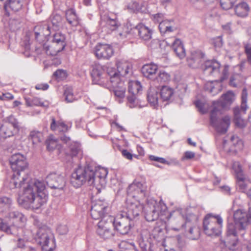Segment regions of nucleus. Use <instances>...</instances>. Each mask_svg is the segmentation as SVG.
Wrapping results in <instances>:
<instances>
[{
    "instance_id": "f257e3e1",
    "label": "nucleus",
    "mask_w": 251,
    "mask_h": 251,
    "mask_svg": "<svg viewBox=\"0 0 251 251\" xmlns=\"http://www.w3.org/2000/svg\"><path fill=\"white\" fill-rule=\"evenodd\" d=\"M9 183L11 189L23 188L22 196L23 204L34 209H38L47 201L44 181L30 177L25 170L14 171Z\"/></svg>"
},
{
    "instance_id": "f03ea898",
    "label": "nucleus",
    "mask_w": 251,
    "mask_h": 251,
    "mask_svg": "<svg viewBox=\"0 0 251 251\" xmlns=\"http://www.w3.org/2000/svg\"><path fill=\"white\" fill-rule=\"evenodd\" d=\"M234 222L228 223L226 237L225 242L226 246L233 250L237 243V236H243L250 221L246 211L239 209L233 214Z\"/></svg>"
},
{
    "instance_id": "7ed1b4c3",
    "label": "nucleus",
    "mask_w": 251,
    "mask_h": 251,
    "mask_svg": "<svg viewBox=\"0 0 251 251\" xmlns=\"http://www.w3.org/2000/svg\"><path fill=\"white\" fill-rule=\"evenodd\" d=\"M34 225L37 228L36 231L33 234L36 241L41 246L43 251H52L55 247V242L51 229L43 225L37 219L34 220Z\"/></svg>"
},
{
    "instance_id": "20e7f679",
    "label": "nucleus",
    "mask_w": 251,
    "mask_h": 251,
    "mask_svg": "<svg viewBox=\"0 0 251 251\" xmlns=\"http://www.w3.org/2000/svg\"><path fill=\"white\" fill-rule=\"evenodd\" d=\"M106 72L107 74L104 73L100 67L94 68L91 73L94 83L107 88H109L111 85L117 87L119 79L116 69L112 67H107Z\"/></svg>"
},
{
    "instance_id": "39448f33",
    "label": "nucleus",
    "mask_w": 251,
    "mask_h": 251,
    "mask_svg": "<svg viewBox=\"0 0 251 251\" xmlns=\"http://www.w3.org/2000/svg\"><path fill=\"white\" fill-rule=\"evenodd\" d=\"M99 174V171L95 172L89 167H78L72 173L70 183L75 188H79L87 182L92 185L95 181L96 176Z\"/></svg>"
},
{
    "instance_id": "423d86ee",
    "label": "nucleus",
    "mask_w": 251,
    "mask_h": 251,
    "mask_svg": "<svg viewBox=\"0 0 251 251\" xmlns=\"http://www.w3.org/2000/svg\"><path fill=\"white\" fill-rule=\"evenodd\" d=\"M167 213L166 205L162 202L151 199L148 201L145 207V217L147 221L152 222L160 217L161 220H165L163 218Z\"/></svg>"
},
{
    "instance_id": "0eeeda50",
    "label": "nucleus",
    "mask_w": 251,
    "mask_h": 251,
    "mask_svg": "<svg viewBox=\"0 0 251 251\" xmlns=\"http://www.w3.org/2000/svg\"><path fill=\"white\" fill-rule=\"evenodd\" d=\"M66 45V38L61 32L55 33L50 41H48L42 47L44 51L48 55L54 56L63 50Z\"/></svg>"
},
{
    "instance_id": "6e6552de",
    "label": "nucleus",
    "mask_w": 251,
    "mask_h": 251,
    "mask_svg": "<svg viewBox=\"0 0 251 251\" xmlns=\"http://www.w3.org/2000/svg\"><path fill=\"white\" fill-rule=\"evenodd\" d=\"M20 127L19 122L13 115L5 118L0 126V140L18 133Z\"/></svg>"
},
{
    "instance_id": "1a4fd4ad",
    "label": "nucleus",
    "mask_w": 251,
    "mask_h": 251,
    "mask_svg": "<svg viewBox=\"0 0 251 251\" xmlns=\"http://www.w3.org/2000/svg\"><path fill=\"white\" fill-rule=\"evenodd\" d=\"M223 219L220 216L207 215L203 222V231L209 236H218L221 232Z\"/></svg>"
},
{
    "instance_id": "9d476101",
    "label": "nucleus",
    "mask_w": 251,
    "mask_h": 251,
    "mask_svg": "<svg viewBox=\"0 0 251 251\" xmlns=\"http://www.w3.org/2000/svg\"><path fill=\"white\" fill-rule=\"evenodd\" d=\"M220 109L215 106L210 112V124L215 130L220 134L226 133L230 125V118L228 116H226L222 119L217 117Z\"/></svg>"
},
{
    "instance_id": "9b49d317",
    "label": "nucleus",
    "mask_w": 251,
    "mask_h": 251,
    "mask_svg": "<svg viewBox=\"0 0 251 251\" xmlns=\"http://www.w3.org/2000/svg\"><path fill=\"white\" fill-rule=\"evenodd\" d=\"M114 217L110 215L104 216L98 224L97 234L101 238L107 239L114 236L112 227Z\"/></svg>"
},
{
    "instance_id": "f8f14e48",
    "label": "nucleus",
    "mask_w": 251,
    "mask_h": 251,
    "mask_svg": "<svg viewBox=\"0 0 251 251\" xmlns=\"http://www.w3.org/2000/svg\"><path fill=\"white\" fill-rule=\"evenodd\" d=\"M166 219L169 221L172 229L176 231L180 230L186 224L183 210L180 208H176L171 212L165 217Z\"/></svg>"
},
{
    "instance_id": "ddd939ff",
    "label": "nucleus",
    "mask_w": 251,
    "mask_h": 251,
    "mask_svg": "<svg viewBox=\"0 0 251 251\" xmlns=\"http://www.w3.org/2000/svg\"><path fill=\"white\" fill-rule=\"evenodd\" d=\"M133 226V221L125 216L124 213H121L118 214L115 218L114 217L113 226L122 235L128 233Z\"/></svg>"
},
{
    "instance_id": "4468645a",
    "label": "nucleus",
    "mask_w": 251,
    "mask_h": 251,
    "mask_svg": "<svg viewBox=\"0 0 251 251\" xmlns=\"http://www.w3.org/2000/svg\"><path fill=\"white\" fill-rule=\"evenodd\" d=\"M126 211L122 212L125 216L129 219L133 221L137 218L143 210V205L140 203L138 200L127 199L126 200Z\"/></svg>"
},
{
    "instance_id": "2eb2a0df",
    "label": "nucleus",
    "mask_w": 251,
    "mask_h": 251,
    "mask_svg": "<svg viewBox=\"0 0 251 251\" xmlns=\"http://www.w3.org/2000/svg\"><path fill=\"white\" fill-rule=\"evenodd\" d=\"M146 186L140 182L134 181L128 187L127 190V198H136L139 201L145 196Z\"/></svg>"
},
{
    "instance_id": "dca6fc26",
    "label": "nucleus",
    "mask_w": 251,
    "mask_h": 251,
    "mask_svg": "<svg viewBox=\"0 0 251 251\" xmlns=\"http://www.w3.org/2000/svg\"><path fill=\"white\" fill-rule=\"evenodd\" d=\"M108 209L107 203L101 200H96L92 202L90 215L95 220H99L104 216L108 215L106 212Z\"/></svg>"
},
{
    "instance_id": "f3484780",
    "label": "nucleus",
    "mask_w": 251,
    "mask_h": 251,
    "mask_svg": "<svg viewBox=\"0 0 251 251\" xmlns=\"http://www.w3.org/2000/svg\"><path fill=\"white\" fill-rule=\"evenodd\" d=\"M46 180L47 185L51 189L62 190L66 185L64 176L56 173L50 174Z\"/></svg>"
},
{
    "instance_id": "a211bd4d",
    "label": "nucleus",
    "mask_w": 251,
    "mask_h": 251,
    "mask_svg": "<svg viewBox=\"0 0 251 251\" xmlns=\"http://www.w3.org/2000/svg\"><path fill=\"white\" fill-rule=\"evenodd\" d=\"M205 54L201 50H195L191 53L190 56L187 58L188 66L193 69L202 67L204 63Z\"/></svg>"
},
{
    "instance_id": "6ab92c4d",
    "label": "nucleus",
    "mask_w": 251,
    "mask_h": 251,
    "mask_svg": "<svg viewBox=\"0 0 251 251\" xmlns=\"http://www.w3.org/2000/svg\"><path fill=\"white\" fill-rule=\"evenodd\" d=\"M10 163L13 171L25 170L27 167L25 157L20 153L13 154L10 158Z\"/></svg>"
},
{
    "instance_id": "aec40b11",
    "label": "nucleus",
    "mask_w": 251,
    "mask_h": 251,
    "mask_svg": "<svg viewBox=\"0 0 251 251\" xmlns=\"http://www.w3.org/2000/svg\"><path fill=\"white\" fill-rule=\"evenodd\" d=\"M221 65L216 60L205 61L202 67L203 73L206 75H213L217 77L220 75Z\"/></svg>"
},
{
    "instance_id": "412c9836",
    "label": "nucleus",
    "mask_w": 251,
    "mask_h": 251,
    "mask_svg": "<svg viewBox=\"0 0 251 251\" xmlns=\"http://www.w3.org/2000/svg\"><path fill=\"white\" fill-rule=\"evenodd\" d=\"M95 54L99 59H109L113 54L112 47L108 44H99L95 48Z\"/></svg>"
},
{
    "instance_id": "4be33fe9",
    "label": "nucleus",
    "mask_w": 251,
    "mask_h": 251,
    "mask_svg": "<svg viewBox=\"0 0 251 251\" xmlns=\"http://www.w3.org/2000/svg\"><path fill=\"white\" fill-rule=\"evenodd\" d=\"M100 25L102 28H105V30L109 32L116 30L119 24L116 18H111L108 16L104 15L101 18Z\"/></svg>"
},
{
    "instance_id": "5701e85b",
    "label": "nucleus",
    "mask_w": 251,
    "mask_h": 251,
    "mask_svg": "<svg viewBox=\"0 0 251 251\" xmlns=\"http://www.w3.org/2000/svg\"><path fill=\"white\" fill-rule=\"evenodd\" d=\"M235 100V96L231 91H228L225 94L223 95L220 101H213V107L215 106L220 109L225 108L227 105H230Z\"/></svg>"
},
{
    "instance_id": "b1692460",
    "label": "nucleus",
    "mask_w": 251,
    "mask_h": 251,
    "mask_svg": "<svg viewBox=\"0 0 251 251\" xmlns=\"http://www.w3.org/2000/svg\"><path fill=\"white\" fill-rule=\"evenodd\" d=\"M132 65L128 61L124 60L118 61L117 62V70L116 72L121 81V77L126 76L131 71Z\"/></svg>"
},
{
    "instance_id": "393cba45",
    "label": "nucleus",
    "mask_w": 251,
    "mask_h": 251,
    "mask_svg": "<svg viewBox=\"0 0 251 251\" xmlns=\"http://www.w3.org/2000/svg\"><path fill=\"white\" fill-rule=\"evenodd\" d=\"M8 216L12 222L16 225L13 226L18 228V232L23 231V229L20 228V227L23 226L26 221V218L25 216L18 211H12L8 213Z\"/></svg>"
},
{
    "instance_id": "a878e982",
    "label": "nucleus",
    "mask_w": 251,
    "mask_h": 251,
    "mask_svg": "<svg viewBox=\"0 0 251 251\" xmlns=\"http://www.w3.org/2000/svg\"><path fill=\"white\" fill-rule=\"evenodd\" d=\"M158 70L157 66L153 63L144 65L142 68V73L143 75L153 81L156 78V72Z\"/></svg>"
},
{
    "instance_id": "bb28decb",
    "label": "nucleus",
    "mask_w": 251,
    "mask_h": 251,
    "mask_svg": "<svg viewBox=\"0 0 251 251\" xmlns=\"http://www.w3.org/2000/svg\"><path fill=\"white\" fill-rule=\"evenodd\" d=\"M159 28L161 33L168 34L176 30V27L173 20H164L160 22Z\"/></svg>"
},
{
    "instance_id": "cd10ccee",
    "label": "nucleus",
    "mask_w": 251,
    "mask_h": 251,
    "mask_svg": "<svg viewBox=\"0 0 251 251\" xmlns=\"http://www.w3.org/2000/svg\"><path fill=\"white\" fill-rule=\"evenodd\" d=\"M135 28L138 30V35L142 40L149 41L151 38L152 30L143 24H138Z\"/></svg>"
},
{
    "instance_id": "c85d7f7f",
    "label": "nucleus",
    "mask_w": 251,
    "mask_h": 251,
    "mask_svg": "<svg viewBox=\"0 0 251 251\" xmlns=\"http://www.w3.org/2000/svg\"><path fill=\"white\" fill-rule=\"evenodd\" d=\"M250 8L248 4L244 1L237 4L234 8L235 14L241 18H244L248 16Z\"/></svg>"
},
{
    "instance_id": "c756f323",
    "label": "nucleus",
    "mask_w": 251,
    "mask_h": 251,
    "mask_svg": "<svg viewBox=\"0 0 251 251\" xmlns=\"http://www.w3.org/2000/svg\"><path fill=\"white\" fill-rule=\"evenodd\" d=\"M50 27L48 25L36 26L35 28V38L37 41H40L43 37L49 36L50 33Z\"/></svg>"
},
{
    "instance_id": "7c9ffc66",
    "label": "nucleus",
    "mask_w": 251,
    "mask_h": 251,
    "mask_svg": "<svg viewBox=\"0 0 251 251\" xmlns=\"http://www.w3.org/2000/svg\"><path fill=\"white\" fill-rule=\"evenodd\" d=\"M172 46L174 52L179 58L182 59L185 57V50L180 39H175Z\"/></svg>"
},
{
    "instance_id": "2f4dec72",
    "label": "nucleus",
    "mask_w": 251,
    "mask_h": 251,
    "mask_svg": "<svg viewBox=\"0 0 251 251\" xmlns=\"http://www.w3.org/2000/svg\"><path fill=\"white\" fill-rule=\"evenodd\" d=\"M234 122L235 125L240 127L243 128L246 125V121L241 116V110L238 106L233 109Z\"/></svg>"
},
{
    "instance_id": "473e14b6",
    "label": "nucleus",
    "mask_w": 251,
    "mask_h": 251,
    "mask_svg": "<svg viewBox=\"0 0 251 251\" xmlns=\"http://www.w3.org/2000/svg\"><path fill=\"white\" fill-rule=\"evenodd\" d=\"M148 100L151 105L156 108L158 104V92L154 88H151L149 89L148 96Z\"/></svg>"
},
{
    "instance_id": "72a5a7b5",
    "label": "nucleus",
    "mask_w": 251,
    "mask_h": 251,
    "mask_svg": "<svg viewBox=\"0 0 251 251\" xmlns=\"http://www.w3.org/2000/svg\"><path fill=\"white\" fill-rule=\"evenodd\" d=\"M0 229L8 234L18 235V228L14 226H9L0 218Z\"/></svg>"
},
{
    "instance_id": "f704fd0d",
    "label": "nucleus",
    "mask_w": 251,
    "mask_h": 251,
    "mask_svg": "<svg viewBox=\"0 0 251 251\" xmlns=\"http://www.w3.org/2000/svg\"><path fill=\"white\" fill-rule=\"evenodd\" d=\"M66 17L68 22L71 25L76 26L79 24V19L74 9H70L67 10L66 12Z\"/></svg>"
},
{
    "instance_id": "c9c22d12",
    "label": "nucleus",
    "mask_w": 251,
    "mask_h": 251,
    "mask_svg": "<svg viewBox=\"0 0 251 251\" xmlns=\"http://www.w3.org/2000/svg\"><path fill=\"white\" fill-rule=\"evenodd\" d=\"M127 104L131 108H141L140 101L137 95L129 94L127 97Z\"/></svg>"
},
{
    "instance_id": "e433bc0d",
    "label": "nucleus",
    "mask_w": 251,
    "mask_h": 251,
    "mask_svg": "<svg viewBox=\"0 0 251 251\" xmlns=\"http://www.w3.org/2000/svg\"><path fill=\"white\" fill-rule=\"evenodd\" d=\"M173 94L174 90L170 87L164 86L160 90V95L163 100H169Z\"/></svg>"
},
{
    "instance_id": "4c0bfd02",
    "label": "nucleus",
    "mask_w": 251,
    "mask_h": 251,
    "mask_svg": "<svg viewBox=\"0 0 251 251\" xmlns=\"http://www.w3.org/2000/svg\"><path fill=\"white\" fill-rule=\"evenodd\" d=\"M230 144L232 146L231 151H237L241 150L243 147L242 141L237 136L233 135L230 139Z\"/></svg>"
},
{
    "instance_id": "58836bf2",
    "label": "nucleus",
    "mask_w": 251,
    "mask_h": 251,
    "mask_svg": "<svg viewBox=\"0 0 251 251\" xmlns=\"http://www.w3.org/2000/svg\"><path fill=\"white\" fill-rule=\"evenodd\" d=\"M142 86L138 81H130L128 82V92L129 94L137 95L141 90Z\"/></svg>"
},
{
    "instance_id": "ea45409f",
    "label": "nucleus",
    "mask_w": 251,
    "mask_h": 251,
    "mask_svg": "<svg viewBox=\"0 0 251 251\" xmlns=\"http://www.w3.org/2000/svg\"><path fill=\"white\" fill-rule=\"evenodd\" d=\"M11 203L12 200L10 198L6 197L0 198V212H3L8 210Z\"/></svg>"
},
{
    "instance_id": "a19ab883",
    "label": "nucleus",
    "mask_w": 251,
    "mask_h": 251,
    "mask_svg": "<svg viewBox=\"0 0 251 251\" xmlns=\"http://www.w3.org/2000/svg\"><path fill=\"white\" fill-rule=\"evenodd\" d=\"M143 4L136 0H132L128 3L126 7L131 12H139L142 11Z\"/></svg>"
},
{
    "instance_id": "79ce46f5",
    "label": "nucleus",
    "mask_w": 251,
    "mask_h": 251,
    "mask_svg": "<svg viewBox=\"0 0 251 251\" xmlns=\"http://www.w3.org/2000/svg\"><path fill=\"white\" fill-rule=\"evenodd\" d=\"M64 96L67 102H72L76 100L75 97L74 95L73 89L70 87L65 88Z\"/></svg>"
},
{
    "instance_id": "37998d69",
    "label": "nucleus",
    "mask_w": 251,
    "mask_h": 251,
    "mask_svg": "<svg viewBox=\"0 0 251 251\" xmlns=\"http://www.w3.org/2000/svg\"><path fill=\"white\" fill-rule=\"evenodd\" d=\"M42 137V132L37 130L31 131L29 134V138L32 140L33 144L41 142Z\"/></svg>"
},
{
    "instance_id": "c03bdc74",
    "label": "nucleus",
    "mask_w": 251,
    "mask_h": 251,
    "mask_svg": "<svg viewBox=\"0 0 251 251\" xmlns=\"http://www.w3.org/2000/svg\"><path fill=\"white\" fill-rule=\"evenodd\" d=\"M188 237L192 240L198 239L200 235V231L195 226H190L187 233Z\"/></svg>"
},
{
    "instance_id": "a18cd8bd",
    "label": "nucleus",
    "mask_w": 251,
    "mask_h": 251,
    "mask_svg": "<svg viewBox=\"0 0 251 251\" xmlns=\"http://www.w3.org/2000/svg\"><path fill=\"white\" fill-rule=\"evenodd\" d=\"M23 0H9L8 5L14 11L20 10L23 6Z\"/></svg>"
},
{
    "instance_id": "49530a36",
    "label": "nucleus",
    "mask_w": 251,
    "mask_h": 251,
    "mask_svg": "<svg viewBox=\"0 0 251 251\" xmlns=\"http://www.w3.org/2000/svg\"><path fill=\"white\" fill-rule=\"evenodd\" d=\"M26 104L28 106H39L45 107L46 105L41 101L40 99L38 98H33L32 99H26Z\"/></svg>"
},
{
    "instance_id": "de8ad7c7",
    "label": "nucleus",
    "mask_w": 251,
    "mask_h": 251,
    "mask_svg": "<svg viewBox=\"0 0 251 251\" xmlns=\"http://www.w3.org/2000/svg\"><path fill=\"white\" fill-rule=\"evenodd\" d=\"M148 231H144L141 234L143 239L139 242V246L142 251H151L150 246L144 240L148 235Z\"/></svg>"
},
{
    "instance_id": "09e8293b",
    "label": "nucleus",
    "mask_w": 251,
    "mask_h": 251,
    "mask_svg": "<svg viewBox=\"0 0 251 251\" xmlns=\"http://www.w3.org/2000/svg\"><path fill=\"white\" fill-rule=\"evenodd\" d=\"M170 79V75L167 72L161 71L157 75L156 78H155V81L156 80L158 82H166Z\"/></svg>"
},
{
    "instance_id": "8fccbe9b",
    "label": "nucleus",
    "mask_w": 251,
    "mask_h": 251,
    "mask_svg": "<svg viewBox=\"0 0 251 251\" xmlns=\"http://www.w3.org/2000/svg\"><path fill=\"white\" fill-rule=\"evenodd\" d=\"M247 98H248V93L247 89L244 88L242 93L241 99L242 102L241 105V109L242 111L244 113H246V111L248 108V106L247 104Z\"/></svg>"
},
{
    "instance_id": "3c124183",
    "label": "nucleus",
    "mask_w": 251,
    "mask_h": 251,
    "mask_svg": "<svg viewBox=\"0 0 251 251\" xmlns=\"http://www.w3.org/2000/svg\"><path fill=\"white\" fill-rule=\"evenodd\" d=\"M122 84V83L120 81L118 83L117 87H114L111 85L110 87L109 88L110 89L111 87L115 88V89L114 91L115 95L116 97L120 98H123L124 97L125 93V89L122 87V86H121Z\"/></svg>"
},
{
    "instance_id": "603ef678",
    "label": "nucleus",
    "mask_w": 251,
    "mask_h": 251,
    "mask_svg": "<svg viewBox=\"0 0 251 251\" xmlns=\"http://www.w3.org/2000/svg\"><path fill=\"white\" fill-rule=\"evenodd\" d=\"M195 104L199 111L201 113H205L207 112L209 106L207 103L202 102L200 100H197L195 102Z\"/></svg>"
},
{
    "instance_id": "864d4df0",
    "label": "nucleus",
    "mask_w": 251,
    "mask_h": 251,
    "mask_svg": "<svg viewBox=\"0 0 251 251\" xmlns=\"http://www.w3.org/2000/svg\"><path fill=\"white\" fill-rule=\"evenodd\" d=\"M69 147L70 153L73 156H76L81 152L80 145L78 143H74V145H70Z\"/></svg>"
},
{
    "instance_id": "5fc2aeb1",
    "label": "nucleus",
    "mask_w": 251,
    "mask_h": 251,
    "mask_svg": "<svg viewBox=\"0 0 251 251\" xmlns=\"http://www.w3.org/2000/svg\"><path fill=\"white\" fill-rule=\"evenodd\" d=\"M237 0H220V4L223 9L228 10L232 7Z\"/></svg>"
},
{
    "instance_id": "6e6d98bb",
    "label": "nucleus",
    "mask_w": 251,
    "mask_h": 251,
    "mask_svg": "<svg viewBox=\"0 0 251 251\" xmlns=\"http://www.w3.org/2000/svg\"><path fill=\"white\" fill-rule=\"evenodd\" d=\"M237 179V185L239 187L240 191L244 192L247 187V185L244 182L245 176L244 175L238 176L236 177Z\"/></svg>"
},
{
    "instance_id": "4d7b16f0",
    "label": "nucleus",
    "mask_w": 251,
    "mask_h": 251,
    "mask_svg": "<svg viewBox=\"0 0 251 251\" xmlns=\"http://www.w3.org/2000/svg\"><path fill=\"white\" fill-rule=\"evenodd\" d=\"M62 21L61 17L58 14L53 15L51 18V22L54 29H56L61 25Z\"/></svg>"
},
{
    "instance_id": "13d9d810",
    "label": "nucleus",
    "mask_w": 251,
    "mask_h": 251,
    "mask_svg": "<svg viewBox=\"0 0 251 251\" xmlns=\"http://www.w3.org/2000/svg\"><path fill=\"white\" fill-rule=\"evenodd\" d=\"M232 168L234 171L236 177L244 175L243 170L239 162H234L232 164Z\"/></svg>"
},
{
    "instance_id": "bf43d9fd",
    "label": "nucleus",
    "mask_w": 251,
    "mask_h": 251,
    "mask_svg": "<svg viewBox=\"0 0 251 251\" xmlns=\"http://www.w3.org/2000/svg\"><path fill=\"white\" fill-rule=\"evenodd\" d=\"M16 236L18 237L17 242V247L18 248H24L25 247L26 241L28 240V238L26 237L25 235H23V237H21L19 231L18 235Z\"/></svg>"
},
{
    "instance_id": "052dcab7",
    "label": "nucleus",
    "mask_w": 251,
    "mask_h": 251,
    "mask_svg": "<svg viewBox=\"0 0 251 251\" xmlns=\"http://www.w3.org/2000/svg\"><path fill=\"white\" fill-rule=\"evenodd\" d=\"M53 76L59 81L65 78L67 76V73L65 71L59 69L53 73Z\"/></svg>"
},
{
    "instance_id": "680f3d73",
    "label": "nucleus",
    "mask_w": 251,
    "mask_h": 251,
    "mask_svg": "<svg viewBox=\"0 0 251 251\" xmlns=\"http://www.w3.org/2000/svg\"><path fill=\"white\" fill-rule=\"evenodd\" d=\"M185 223L192 222L195 223L198 220L197 215L192 213H188L186 217H184Z\"/></svg>"
},
{
    "instance_id": "e2e57ef3",
    "label": "nucleus",
    "mask_w": 251,
    "mask_h": 251,
    "mask_svg": "<svg viewBox=\"0 0 251 251\" xmlns=\"http://www.w3.org/2000/svg\"><path fill=\"white\" fill-rule=\"evenodd\" d=\"M229 66L225 65L223 69L222 73L220 72V75L217 77H220V80L223 81L225 79L227 78L228 74Z\"/></svg>"
},
{
    "instance_id": "0e129e2a",
    "label": "nucleus",
    "mask_w": 251,
    "mask_h": 251,
    "mask_svg": "<svg viewBox=\"0 0 251 251\" xmlns=\"http://www.w3.org/2000/svg\"><path fill=\"white\" fill-rule=\"evenodd\" d=\"M245 52L248 63L251 64V44H248L245 46Z\"/></svg>"
},
{
    "instance_id": "69168bd1",
    "label": "nucleus",
    "mask_w": 251,
    "mask_h": 251,
    "mask_svg": "<svg viewBox=\"0 0 251 251\" xmlns=\"http://www.w3.org/2000/svg\"><path fill=\"white\" fill-rule=\"evenodd\" d=\"M177 247L180 251H183L185 248V243L184 241L179 236L176 237Z\"/></svg>"
},
{
    "instance_id": "338daca9",
    "label": "nucleus",
    "mask_w": 251,
    "mask_h": 251,
    "mask_svg": "<svg viewBox=\"0 0 251 251\" xmlns=\"http://www.w3.org/2000/svg\"><path fill=\"white\" fill-rule=\"evenodd\" d=\"M57 129L61 132H66L68 130V126L63 122H57Z\"/></svg>"
},
{
    "instance_id": "774afa93",
    "label": "nucleus",
    "mask_w": 251,
    "mask_h": 251,
    "mask_svg": "<svg viewBox=\"0 0 251 251\" xmlns=\"http://www.w3.org/2000/svg\"><path fill=\"white\" fill-rule=\"evenodd\" d=\"M57 232L61 235L66 234L68 231V228L66 225H60L57 228Z\"/></svg>"
}]
</instances>
